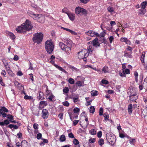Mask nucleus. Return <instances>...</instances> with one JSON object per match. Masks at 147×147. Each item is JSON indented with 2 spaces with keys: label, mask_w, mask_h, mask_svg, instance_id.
I'll return each instance as SVG.
<instances>
[{
  "label": "nucleus",
  "mask_w": 147,
  "mask_h": 147,
  "mask_svg": "<svg viewBox=\"0 0 147 147\" xmlns=\"http://www.w3.org/2000/svg\"><path fill=\"white\" fill-rule=\"evenodd\" d=\"M7 36H8L11 38L13 40L16 37L11 32H8L7 33Z\"/></svg>",
  "instance_id": "393cba45"
},
{
  "label": "nucleus",
  "mask_w": 147,
  "mask_h": 147,
  "mask_svg": "<svg viewBox=\"0 0 147 147\" xmlns=\"http://www.w3.org/2000/svg\"><path fill=\"white\" fill-rule=\"evenodd\" d=\"M69 82L71 84H74L75 82V81L74 79L72 78H70L68 80Z\"/></svg>",
  "instance_id": "37998d69"
},
{
  "label": "nucleus",
  "mask_w": 147,
  "mask_h": 147,
  "mask_svg": "<svg viewBox=\"0 0 147 147\" xmlns=\"http://www.w3.org/2000/svg\"><path fill=\"white\" fill-rule=\"evenodd\" d=\"M17 31L19 33H24L26 31L22 24L20 26H18L16 29Z\"/></svg>",
  "instance_id": "f8f14e48"
},
{
  "label": "nucleus",
  "mask_w": 147,
  "mask_h": 147,
  "mask_svg": "<svg viewBox=\"0 0 147 147\" xmlns=\"http://www.w3.org/2000/svg\"><path fill=\"white\" fill-rule=\"evenodd\" d=\"M95 110V109L94 106H91L89 108V111L90 113H94Z\"/></svg>",
  "instance_id": "4c0bfd02"
},
{
  "label": "nucleus",
  "mask_w": 147,
  "mask_h": 147,
  "mask_svg": "<svg viewBox=\"0 0 147 147\" xmlns=\"http://www.w3.org/2000/svg\"><path fill=\"white\" fill-rule=\"evenodd\" d=\"M91 94L92 96H95L98 95V91H97L93 90L91 91Z\"/></svg>",
  "instance_id": "e433bc0d"
},
{
  "label": "nucleus",
  "mask_w": 147,
  "mask_h": 147,
  "mask_svg": "<svg viewBox=\"0 0 147 147\" xmlns=\"http://www.w3.org/2000/svg\"><path fill=\"white\" fill-rule=\"evenodd\" d=\"M102 71L105 73L108 72L109 70L108 67L106 66L102 68Z\"/></svg>",
  "instance_id": "2f4dec72"
},
{
  "label": "nucleus",
  "mask_w": 147,
  "mask_h": 147,
  "mask_svg": "<svg viewBox=\"0 0 147 147\" xmlns=\"http://www.w3.org/2000/svg\"><path fill=\"white\" fill-rule=\"evenodd\" d=\"M69 19L71 21H73L75 18L74 14L71 13H67Z\"/></svg>",
  "instance_id": "4be33fe9"
},
{
  "label": "nucleus",
  "mask_w": 147,
  "mask_h": 147,
  "mask_svg": "<svg viewBox=\"0 0 147 147\" xmlns=\"http://www.w3.org/2000/svg\"><path fill=\"white\" fill-rule=\"evenodd\" d=\"M129 141L131 145H134V143L136 142L135 139L134 138H130Z\"/></svg>",
  "instance_id": "79ce46f5"
},
{
  "label": "nucleus",
  "mask_w": 147,
  "mask_h": 147,
  "mask_svg": "<svg viewBox=\"0 0 147 147\" xmlns=\"http://www.w3.org/2000/svg\"><path fill=\"white\" fill-rule=\"evenodd\" d=\"M114 37L112 36H111L109 38V40L110 42V43H111L112 42V41L113 40Z\"/></svg>",
  "instance_id": "69168bd1"
},
{
  "label": "nucleus",
  "mask_w": 147,
  "mask_h": 147,
  "mask_svg": "<svg viewBox=\"0 0 147 147\" xmlns=\"http://www.w3.org/2000/svg\"><path fill=\"white\" fill-rule=\"evenodd\" d=\"M8 127H9V128L11 129L13 128L14 129H17L18 128V126L16 125H14L12 124L9 125H8Z\"/></svg>",
  "instance_id": "72a5a7b5"
},
{
  "label": "nucleus",
  "mask_w": 147,
  "mask_h": 147,
  "mask_svg": "<svg viewBox=\"0 0 147 147\" xmlns=\"http://www.w3.org/2000/svg\"><path fill=\"white\" fill-rule=\"evenodd\" d=\"M38 18L37 20L38 22L41 23H43L44 22L45 17L44 15L40 14H39Z\"/></svg>",
  "instance_id": "4468645a"
},
{
  "label": "nucleus",
  "mask_w": 147,
  "mask_h": 147,
  "mask_svg": "<svg viewBox=\"0 0 147 147\" xmlns=\"http://www.w3.org/2000/svg\"><path fill=\"white\" fill-rule=\"evenodd\" d=\"M54 65L56 68H57L60 71H62L63 72H64L66 74H68V73L61 67L59 66L56 64H54Z\"/></svg>",
  "instance_id": "aec40b11"
},
{
  "label": "nucleus",
  "mask_w": 147,
  "mask_h": 147,
  "mask_svg": "<svg viewBox=\"0 0 147 147\" xmlns=\"http://www.w3.org/2000/svg\"><path fill=\"white\" fill-rule=\"evenodd\" d=\"M54 48L53 42L51 40H47L45 43V48L47 52L49 53H51Z\"/></svg>",
  "instance_id": "f03ea898"
},
{
  "label": "nucleus",
  "mask_w": 147,
  "mask_h": 147,
  "mask_svg": "<svg viewBox=\"0 0 147 147\" xmlns=\"http://www.w3.org/2000/svg\"><path fill=\"white\" fill-rule=\"evenodd\" d=\"M37 98L40 100H43L45 99L44 95L43 92L40 91L37 94Z\"/></svg>",
  "instance_id": "dca6fc26"
},
{
  "label": "nucleus",
  "mask_w": 147,
  "mask_h": 147,
  "mask_svg": "<svg viewBox=\"0 0 147 147\" xmlns=\"http://www.w3.org/2000/svg\"><path fill=\"white\" fill-rule=\"evenodd\" d=\"M99 113V115L100 116H102L103 115V109L101 107L100 108Z\"/></svg>",
  "instance_id": "de8ad7c7"
},
{
  "label": "nucleus",
  "mask_w": 147,
  "mask_h": 147,
  "mask_svg": "<svg viewBox=\"0 0 147 147\" xmlns=\"http://www.w3.org/2000/svg\"><path fill=\"white\" fill-rule=\"evenodd\" d=\"M71 46H67L64 48V51L68 55H69L71 53Z\"/></svg>",
  "instance_id": "2eb2a0df"
},
{
  "label": "nucleus",
  "mask_w": 147,
  "mask_h": 147,
  "mask_svg": "<svg viewBox=\"0 0 147 147\" xmlns=\"http://www.w3.org/2000/svg\"><path fill=\"white\" fill-rule=\"evenodd\" d=\"M45 86L46 87V89L45 90V95L46 97H47L48 96L52 94L51 90H49L48 87L47 85H45Z\"/></svg>",
  "instance_id": "6ab92c4d"
},
{
  "label": "nucleus",
  "mask_w": 147,
  "mask_h": 147,
  "mask_svg": "<svg viewBox=\"0 0 147 147\" xmlns=\"http://www.w3.org/2000/svg\"><path fill=\"white\" fill-rule=\"evenodd\" d=\"M94 46L91 45H90L88 48V50L89 52L88 53L89 54L90 53H91L94 50Z\"/></svg>",
  "instance_id": "7c9ffc66"
},
{
  "label": "nucleus",
  "mask_w": 147,
  "mask_h": 147,
  "mask_svg": "<svg viewBox=\"0 0 147 147\" xmlns=\"http://www.w3.org/2000/svg\"><path fill=\"white\" fill-rule=\"evenodd\" d=\"M104 117L105 120V121H108L109 119V115L107 113H105L103 115Z\"/></svg>",
  "instance_id": "473e14b6"
},
{
  "label": "nucleus",
  "mask_w": 147,
  "mask_h": 147,
  "mask_svg": "<svg viewBox=\"0 0 147 147\" xmlns=\"http://www.w3.org/2000/svg\"><path fill=\"white\" fill-rule=\"evenodd\" d=\"M58 117L61 120L62 119H63V113H60L58 115Z\"/></svg>",
  "instance_id": "0e129e2a"
},
{
  "label": "nucleus",
  "mask_w": 147,
  "mask_h": 147,
  "mask_svg": "<svg viewBox=\"0 0 147 147\" xmlns=\"http://www.w3.org/2000/svg\"><path fill=\"white\" fill-rule=\"evenodd\" d=\"M27 144V142L26 140H23L22 142L21 146L22 147H26V146H24V145H26Z\"/></svg>",
  "instance_id": "a18cd8bd"
},
{
  "label": "nucleus",
  "mask_w": 147,
  "mask_h": 147,
  "mask_svg": "<svg viewBox=\"0 0 147 147\" xmlns=\"http://www.w3.org/2000/svg\"><path fill=\"white\" fill-rule=\"evenodd\" d=\"M61 28L62 29H63L64 30H66L68 32H70L71 34H72L74 35H77V33L76 32H75V31L69 29L68 28H64L63 27H61Z\"/></svg>",
  "instance_id": "f3484780"
},
{
  "label": "nucleus",
  "mask_w": 147,
  "mask_h": 147,
  "mask_svg": "<svg viewBox=\"0 0 147 147\" xmlns=\"http://www.w3.org/2000/svg\"><path fill=\"white\" fill-rule=\"evenodd\" d=\"M85 34L88 36H90L91 37H94V31L93 30H89L88 31L85 32Z\"/></svg>",
  "instance_id": "5701e85b"
},
{
  "label": "nucleus",
  "mask_w": 147,
  "mask_h": 147,
  "mask_svg": "<svg viewBox=\"0 0 147 147\" xmlns=\"http://www.w3.org/2000/svg\"><path fill=\"white\" fill-rule=\"evenodd\" d=\"M90 133L93 135H94L96 134V132L94 129H92L89 131Z\"/></svg>",
  "instance_id": "c9c22d12"
},
{
  "label": "nucleus",
  "mask_w": 147,
  "mask_h": 147,
  "mask_svg": "<svg viewBox=\"0 0 147 147\" xmlns=\"http://www.w3.org/2000/svg\"><path fill=\"white\" fill-rule=\"evenodd\" d=\"M62 41L69 46H71L72 41L67 38H63L62 39Z\"/></svg>",
  "instance_id": "9d476101"
},
{
  "label": "nucleus",
  "mask_w": 147,
  "mask_h": 147,
  "mask_svg": "<svg viewBox=\"0 0 147 147\" xmlns=\"http://www.w3.org/2000/svg\"><path fill=\"white\" fill-rule=\"evenodd\" d=\"M146 11V9H140L138 10V14L141 16L143 15L145 13Z\"/></svg>",
  "instance_id": "a878e982"
},
{
  "label": "nucleus",
  "mask_w": 147,
  "mask_h": 147,
  "mask_svg": "<svg viewBox=\"0 0 147 147\" xmlns=\"http://www.w3.org/2000/svg\"><path fill=\"white\" fill-rule=\"evenodd\" d=\"M59 45L60 48L62 50H64L65 47L67 46L62 42H60L59 43Z\"/></svg>",
  "instance_id": "bb28decb"
},
{
  "label": "nucleus",
  "mask_w": 147,
  "mask_h": 147,
  "mask_svg": "<svg viewBox=\"0 0 147 147\" xmlns=\"http://www.w3.org/2000/svg\"><path fill=\"white\" fill-rule=\"evenodd\" d=\"M7 71V72L9 75H10V76L13 77L14 76V74L13 73V72L11 71V70H10V69Z\"/></svg>",
  "instance_id": "c03bdc74"
},
{
  "label": "nucleus",
  "mask_w": 147,
  "mask_h": 147,
  "mask_svg": "<svg viewBox=\"0 0 147 147\" xmlns=\"http://www.w3.org/2000/svg\"><path fill=\"white\" fill-rule=\"evenodd\" d=\"M87 11L83 8L78 6L76 7L75 13L78 15H86L87 14Z\"/></svg>",
  "instance_id": "39448f33"
},
{
  "label": "nucleus",
  "mask_w": 147,
  "mask_h": 147,
  "mask_svg": "<svg viewBox=\"0 0 147 147\" xmlns=\"http://www.w3.org/2000/svg\"><path fill=\"white\" fill-rule=\"evenodd\" d=\"M24 98L26 100L32 99V96H28V95H25L24 96Z\"/></svg>",
  "instance_id": "6e6d98bb"
},
{
  "label": "nucleus",
  "mask_w": 147,
  "mask_h": 147,
  "mask_svg": "<svg viewBox=\"0 0 147 147\" xmlns=\"http://www.w3.org/2000/svg\"><path fill=\"white\" fill-rule=\"evenodd\" d=\"M63 104L65 106L68 107L69 106V104L67 101H65L63 102Z\"/></svg>",
  "instance_id": "864d4df0"
},
{
  "label": "nucleus",
  "mask_w": 147,
  "mask_h": 147,
  "mask_svg": "<svg viewBox=\"0 0 147 147\" xmlns=\"http://www.w3.org/2000/svg\"><path fill=\"white\" fill-rule=\"evenodd\" d=\"M98 144L100 146H102L104 144V140L102 139H100L98 141Z\"/></svg>",
  "instance_id": "ea45409f"
},
{
  "label": "nucleus",
  "mask_w": 147,
  "mask_h": 147,
  "mask_svg": "<svg viewBox=\"0 0 147 147\" xmlns=\"http://www.w3.org/2000/svg\"><path fill=\"white\" fill-rule=\"evenodd\" d=\"M147 4V2L146 1L143 2L141 4V9H145L146 8Z\"/></svg>",
  "instance_id": "c756f323"
},
{
  "label": "nucleus",
  "mask_w": 147,
  "mask_h": 147,
  "mask_svg": "<svg viewBox=\"0 0 147 147\" xmlns=\"http://www.w3.org/2000/svg\"><path fill=\"white\" fill-rule=\"evenodd\" d=\"M65 137L64 135H62L60 137L59 140L61 142H63L65 140Z\"/></svg>",
  "instance_id": "f704fd0d"
},
{
  "label": "nucleus",
  "mask_w": 147,
  "mask_h": 147,
  "mask_svg": "<svg viewBox=\"0 0 147 147\" xmlns=\"http://www.w3.org/2000/svg\"><path fill=\"white\" fill-rule=\"evenodd\" d=\"M145 56V53L143 52L141 57V60L142 62H144V57Z\"/></svg>",
  "instance_id": "a19ab883"
},
{
  "label": "nucleus",
  "mask_w": 147,
  "mask_h": 147,
  "mask_svg": "<svg viewBox=\"0 0 147 147\" xmlns=\"http://www.w3.org/2000/svg\"><path fill=\"white\" fill-rule=\"evenodd\" d=\"M95 139L94 138H90L89 140V142L90 143H93L95 141Z\"/></svg>",
  "instance_id": "4d7b16f0"
},
{
  "label": "nucleus",
  "mask_w": 147,
  "mask_h": 147,
  "mask_svg": "<svg viewBox=\"0 0 147 147\" xmlns=\"http://www.w3.org/2000/svg\"><path fill=\"white\" fill-rule=\"evenodd\" d=\"M107 10L108 11L111 13H112L114 11L113 8L111 7H108L107 8Z\"/></svg>",
  "instance_id": "49530a36"
},
{
  "label": "nucleus",
  "mask_w": 147,
  "mask_h": 147,
  "mask_svg": "<svg viewBox=\"0 0 147 147\" xmlns=\"http://www.w3.org/2000/svg\"><path fill=\"white\" fill-rule=\"evenodd\" d=\"M122 71H120L119 73L120 76L122 77H125L126 74H130V70L129 69L127 68L126 65L125 63L122 64Z\"/></svg>",
  "instance_id": "20e7f679"
},
{
  "label": "nucleus",
  "mask_w": 147,
  "mask_h": 147,
  "mask_svg": "<svg viewBox=\"0 0 147 147\" xmlns=\"http://www.w3.org/2000/svg\"><path fill=\"white\" fill-rule=\"evenodd\" d=\"M92 44L94 47H97L100 46L99 40L97 37H96L92 41Z\"/></svg>",
  "instance_id": "9b49d317"
},
{
  "label": "nucleus",
  "mask_w": 147,
  "mask_h": 147,
  "mask_svg": "<svg viewBox=\"0 0 147 147\" xmlns=\"http://www.w3.org/2000/svg\"><path fill=\"white\" fill-rule=\"evenodd\" d=\"M28 15L33 18L37 20L38 18V16L39 14H35L33 12L31 11H28Z\"/></svg>",
  "instance_id": "1a4fd4ad"
},
{
  "label": "nucleus",
  "mask_w": 147,
  "mask_h": 147,
  "mask_svg": "<svg viewBox=\"0 0 147 147\" xmlns=\"http://www.w3.org/2000/svg\"><path fill=\"white\" fill-rule=\"evenodd\" d=\"M38 124L36 123H35L34 124L33 127L35 129H38Z\"/></svg>",
  "instance_id": "e2e57ef3"
},
{
  "label": "nucleus",
  "mask_w": 147,
  "mask_h": 147,
  "mask_svg": "<svg viewBox=\"0 0 147 147\" xmlns=\"http://www.w3.org/2000/svg\"><path fill=\"white\" fill-rule=\"evenodd\" d=\"M15 86L18 88L19 89H22V88L23 87L22 85L17 81L15 80L14 82Z\"/></svg>",
  "instance_id": "412c9836"
},
{
  "label": "nucleus",
  "mask_w": 147,
  "mask_h": 147,
  "mask_svg": "<svg viewBox=\"0 0 147 147\" xmlns=\"http://www.w3.org/2000/svg\"><path fill=\"white\" fill-rule=\"evenodd\" d=\"M48 105L47 102L46 101H40L39 103V108L40 109L44 108L46 107Z\"/></svg>",
  "instance_id": "ddd939ff"
},
{
  "label": "nucleus",
  "mask_w": 147,
  "mask_h": 147,
  "mask_svg": "<svg viewBox=\"0 0 147 147\" xmlns=\"http://www.w3.org/2000/svg\"><path fill=\"white\" fill-rule=\"evenodd\" d=\"M80 109L78 107L75 108L73 110V111L74 113H77L79 112Z\"/></svg>",
  "instance_id": "8fccbe9b"
},
{
  "label": "nucleus",
  "mask_w": 147,
  "mask_h": 147,
  "mask_svg": "<svg viewBox=\"0 0 147 147\" xmlns=\"http://www.w3.org/2000/svg\"><path fill=\"white\" fill-rule=\"evenodd\" d=\"M69 91V89L68 87H65L63 89V92L64 93H67Z\"/></svg>",
  "instance_id": "09e8293b"
},
{
  "label": "nucleus",
  "mask_w": 147,
  "mask_h": 147,
  "mask_svg": "<svg viewBox=\"0 0 147 147\" xmlns=\"http://www.w3.org/2000/svg\"><path fill=\"white\" fill-rule=\"evenodd\" d=\"M42 136V135L40 133H38L36 136V138L38 140H40V139H41V138Z\"/></svg>",
  "instance_id": "5fc2aeb1"
},
{
  "label": "nucleus",
  "mask_w": 147,
  "mask_h": 147,
  "mask_svg": "<svg viewBox=\"0 0 147 147\" xmlns=\"http://www.w3.org/2000/svg\"><path fill=\"white\" fill-rule=\"evenodd\" d=\"M78 58L80 59H82L84 57H87L89 54L87 51L82 50L78 53Z\"/></svg>",
  "instance_id": "0eeeda50"
},
{
  "label": "nucleus",
  "mask_w": 147,
  "mask_h": 147,
  "mask_svg": "<svg viewBox=\"0 0 147 147\" xmlns=\"http://www.w3.org/2000/svg\"><path fill=\"white\" fill-rule=\"evenodd\" d=\"M138 90L136 88H130L127 93L130 100L133 101H135L138 98Z\"/></svg>",
  "instance_id": "f257e3e1"
},
{
  "label": "nucleus",
  "mask_w": 147,
  "mask_h": 147,
  "mask_svg": "<svg viewBox=\"0 0 147 147\" xmlns=\"http://www.w3.org/2000/svg\"><path fill=\"white\" fill-rule=\"evenodd\" d=\"M79 121L78 120H74L73 121V124L74 126L76 125L79 122Z\"/></svg>",
  "instance_id": "774afa93"
},
{
  "label": "nucleus",
  "mask_w": 147,
  "mask_h": 147,
  "mask_svg": "<svg viewBox=\"0 0 147 147\" xmlns=\"http://www.w3.org/2000/svg\"><path fill=\"white\" fill-rule=\"evenodd\" d=\"M47 99H48L50 101H51L53 100V99L55 97V96L52 94L49 96H48L47 97H46Z\"/></svg>",
  "instance_id": "cd10ccee"
},
{
  "label": "nucleus",
  "mask_w": 147,
  "mask_h": 147,
  "mask_svg": "<svg viewBox=\"0 0 147 147\" xmlns=\"http://www.w3.org/2000/svg\"><path fill=\"white\" fill-rule=\"evenodd\" d=\"M3 111L5 112H7L8 110L5 107H2L1 109H0V116L2 114Z\"/></svg>",
  "instance_id": "b1692460"
},
{
  "label": "nucleus",
  "mask_w": 147,
  "mask_h": 147,
  "mask_svg": "<svg viewBox=\"0 0 147 147\" xmlns=\"http://www.w3.org/2000/svg\"><path fill=\"white\" fill-rule=\"evenodd\" d=\"M43 38L42 34L41 32L37 33L33 35L32 38L33 41L35 43L39 44L42 41Z\"/></svg>",
  "instance_id": "7ed1b4c3"
},
{
  "label": "nucleus",
  "mask_w": 147,
  "mask_h": 147,
  "mask_svg": "<svg viewBox=\"0 0 147 147\" xmlns=\"http://www.w3.org/2000/svg\"><path fill=\"white\" fill-rule=\"evenodd\" d=\"M7 118L9 119L10 121L12 120L13 119V117L9 114H8L7 115Z\"/></svg>",
  "instance_id": "3c124183"
},
{
  "label": "nucleus",
  "mask_w": 147,
  "mask_h": 147,
  "mask_svg": "<svg viewBox=\"0 0 147 147\" xmlns=\"http://www.w3.org/2000/svg\"><path fill=\"white\" fill-rule=\"evenodd\" d=\"M101 82L102 84H107L109 83L108 81L105 80L103 79L101 81Z\"/></svg>",
  "instance_id": "680f3d73"
},
{
  "label": "nucleus",
  "mask_w": 147,
  "mask_h": 147,
  "mask_svg": "<svg viewBox=\"0 0 147 147\" xmlns=\"http://www.w3.org/2000/svg\"><path fill=\"white\" fill-rule=\"evenodd\" d=\"M97 136L99 138H100L102 136V132L101 131H99L97 134Z\"/></svg>",
  "instance_id": "bf43d9fd"
},
{
  "label": "nucleus",
  "mask_w": 147,
  "mask_h": 147,
  "mask_svg": "<svg viewBox=\"0 0 147 147\" xmlns=\"http://www.w3.org/2000/svg\"><path fill=\"white\" fill-rule=\"evenodd\" d=\"M76 84L78 86L80 87L82 86V82L80 81H78L76 82Z\"/></svg>",
  "instance_id": "13d9d810"
},
{
  "label": "nucleus",
  "mask_w": 147,
  "mask_h": 147,
  "mask_svg": "<svg viewBox=\"0 0 147 147\" xmlns=\"http://www.w3.org/2000/svg\"><path fill=\"white\" fill-rule=\"evenodd\" d=\"M106 34V32L105 31H103L102 32L100 35V36L102 37H104L105 36V34Z\"/></svg>",
  "instance_id": "052dcab7"
},
{
  "label": "nucleus",
  "mask_w": 147,
  "mask_h": 147,
  "mask_svg": "<svg viewBox=\"0 0 147 147\" xmlns=\"http://www.w3.org/2000/svg\"><path fill=\"white\" fill-rule=\"evenodd\" d=\"M135 76V81L136 82H138V73L137 71H135L134 73Z\"/></svg>",
  "instance_id": "58836bf2"
},
{
  "label": "nucleus",
  "mask_w": 147,
  "mask_h": 147,
  "mask_svg": "<svg viewBox=\"0 0 147 147\" xmlns=\"http://www.w3.org/2000/svg\"><path fill=\"white\" fill-rule=\"evenodd\" d=\"M68 136L69 138H74V134L71 132L69 134Z\"/></svg>",
  "instance_id": "338daca9"
},
{
  "label": "nucleus",
  "mask_w": 147,
  "mask_h": 147,
  "mask_svg": "<svg viewBox=\"0 0 147 147\" xmlns=\"http://www.w3.org/2000/svg\"><path fill=\"white\" fill-rule=\"evenodd\" d=\"M115 141L116 139L113 137L111 136L109 138L108 142L112 145L114 144Z\"/></svg>",
  "instance_id": "a211bd4d"
},
{
  "label": "nucleus",
  "mask_w": 147,
  "mask_h": 147,
  "mask_svg": "<svg viewBox=\"0 0 147 147\" xmlns=\"http://www.w3.org/2000/svg\"><path fill=\"white\" fill-rule=\"evenodd\" d=\"M42 117L44 119H47L49 116V113L48 110L45 109H43L42 111Z\"/></svg>",
  "instance_id": "6e6552de"
},
{
  "label": "nucleus",
  "mask_w": 147,
  "mask_h": 147,
  "mask_svg": "<svg viewBox=\"0 0 147 147\" xmlns=\"http://www.w3.org/2000/svg\"><path fill=\"white\" fill-rule=\"evenodd\" d=\"M132 53V51H130L129 53H127L124 54V56L129 58H132V55L131 54Z\"/></svg>",
  "instance_id": "c85d7f7f"
},
{
  "label": "nucleus",
  "mask_w": 147,
  "mask_h": 147,
  "mask_svg": "<svg viewBox=\"0 0 147 147\" xmlns=\"http://www.w3.org/2000/svg\"><path fill=\"white\" fill-rule=\"evenodd\" d=\"M79 141L76 139H74L73 140V143L75 145H77L79 144Z\"/></svg>",
  "instance_id": "603ef678"
},
{
  "label": "nucleus",
  "mask_w": 147,
  "mask_h": 147,
  "mask_svg": "<svg viewBox=\"0 0 147 147\" xmlns=\"http://www.w3.org/2000/svg\"><path fill=\"white\" fill-rule=\"evenodd\" d=\"M22 24L26 31L30 30L32 29L33 27L31 22L28 20H26Z\"/></svg>",
  "instance_id": "423d86ee"
}]
</instances>
